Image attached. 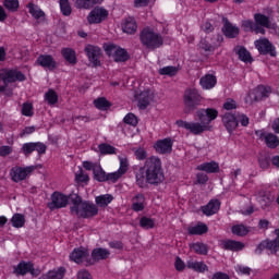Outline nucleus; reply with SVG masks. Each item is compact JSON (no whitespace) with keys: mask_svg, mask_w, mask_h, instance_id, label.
Masks as SVG:
<instances>
[{"mask_svg":"<svg viewBox=\"0 0 279 279\" xmlns=\"http://www.w3.org/2000/svg\"><path fill=\"white\" fill-rule=\"evenodd\" d=\"M184 112L191 114L195 112L198 106H202V95L197 89H186L183 95Z\"/></svg>","mask_w":279,"mask_h":279,"instance_id":"obj_5","label":"nucleus"},{"mask_svg":"<svg viewBox=\"0 0 279 279\" xmlns=\"http://www.w3.org/2000/svg\"><path fill=\"white\" fill-rule=\"evenodd\" d=\"M165 182L162 161L157 156L147 158L144 166L135 172V184L140 189H147V184L158 186Z\"/></svg>","mask_w":279,"mask_h":279,"instance_id":"obj_1","label":"nucleus"},{"mask_svg":"<svg viewBox=\"0 0 279 279\" xmlns=\"http://www.w3.org/2000/svg\"><path fill=\"white\" fill-rule=\"evenodd\" d=\"M206 232H208V226H206L204 223L189 229V234L202 235V234H206Z\"/></svg>","mask_w":279,"mask_h":279,"instance_id":"obj_42","label":"nucleus"},{"mask_svg":"<svg viewBox=\"0 0 279 279\" xmlns=\"http://www.w3.org/2000/svg\"><path fill=\"white\" fill-rule=\"evenodd\" d=\"M198 171H205V173H219V163L215 161L205 162L197 166Z\"/></svg>","mask_w":279,"mask_h":279,"instance_id":"obj_30","label":"nucleus"},{"mask_svg":"<svg viewBox=\"0 0 279 279\" xmlns=\"http://www.w3.org/2000/svg\"><path fill=\"white\" fill-rule=\"evenodd\" d=\"M272 202H274V197L267 196V195L262 196V198L259 199V204L263 210H267V208L271 206Z\"/></svg>","mask_w":279,"mask_h":279,"instance_id":"obj_51","label":"nucleus"},{"mask_svg":"<svg viewBox=\"0 0 279 279\" xmlns=\"http://www.w3.org/2000/svg\"><path fill=\"white\" fill-rule=\"evenodd\" d=\"M94 105L98 110H108L110 108V102L104 97L94 100Z\"/></svg>","mask_w":279,"mask_h":279,"instance_id":"obj_46","label":"nucleus"},{"mask_svg":"<svg viewBox=\"0 0 279 279\" xmlns=\"http://www.w3.org/2000/svg\"><path fill=\"white\" fill-rule=\"evenodd\" d=\"M70 213L75 217H81L82 219H90V217H96L99 213L97 205L82 199V196L77 194H70Z\"/></svg>","mask_w":279,"mask_h":279,"instance_id":"obj_2","label":"nucleus"},{"mask_svg":"<svg viewBox=\"0 0 279 279\" xmlns=\"http://www.w3.org/2000/svg\"><path fill=\"white\" fill-rule=\"evenodd\" d=\"M98 148L104 156H106V154H117V148L110 144H100Z\"/></svg>","mask_w":279,"mask_h":279,"instance_id":"obj_47","label":"nucleus"},{"mask_svg":"<svg viewBox=\"0 0 279 279\" xmlns=\"http://www.w3.org/2000/svg\"><path fill=\"white\" fill-rule=\"evenodd\" d=\"M271 88L265 87V85H258L257 88L251 90L246 97V104H253L254 101H260L265 97H269Z\"/></svg>","mask_w":279,"mask_h":279,"instance_id":"obj_10","label":"nucleus"},{"mask_svg":"<svg viewBox=\"0 0 279 279\" xmlns=\"http://www.w3.org/2000/svg\"><path fill=\"white\" fill-rule=\"evenodd\" d=\"M11 223L13 228H23L25 226V216L23 214H14Z\"/></svg>","mask_w":279,"mask_h":279,"instance_id":"obj_40","label":"nucleus"},{"mask_svg":"<svg viewBox=\"0 0 279 279\" xmlns=\"http://www.w3.org/2000/svg\"><path fill=\"white\" fill-rule=\"evenodd\" d=\"M36 171V166H27V167H13L11 169L10 175L13 182H23V180H27L32 173Z\"/></svg>","mask_w":279,"mask_h":279,"instance_id":"obj_8","label":"nucleus"},{"mask_svg":"<svg viewBox=\"0 0 279 279\" xmlns=\"http://www.w3.org/2000/svg\"><path fill=\"white\" fill-rule=\"evenodd\" d=\"M77 182H88L90 178H88V174H84V170H80V173L75 175Z\"/></svg>","mask_w":279,"mask_h":279,"instance_id":"obj_63","label":"nucleus"},{"mask_svg":"<svg viewBox=\"0 0 279 279\" xmlns=\"http://www.w3.org/2000/svg\"><path fill=\"white\" fill-rule=\"evenodd\" d=\"M255 47L262 56H271L276 58V47L269 43V39L263 38L255 41Z\"/></svg>","mask_w":279,"mask_h":279,"instance_id":"obj_13","label":"nucleus"},{"mask_svg":"<svg viewBox=\"0 0 279 279\" xmlns=\"http://www.w3.org/2000/svg\"><path fill=\"white\" fill-rule=\"evenodd\" d=\"M105 51L109 58L114 60V62H128V60H130L128 51L117 45H105Z\"/></svg>","mask_w":279,"mask_h":279,"instance_id":"obj_6","label":"nucleus"},{"mask_svg":"<svg viewBox=\"0 0 279 279\" xmlns=\"http://www.w3.org/2000/svg\"><path fill=\"white\" fill-rule=\"evenodd\" d=\"M191 250H193L196 254H201L203 256H206L208 254V246L204 243H194L190 245Z\"/></svg>","mask_w":279,"mask_h":279,"instance_id":"obj_41","label":"nucleus"},{"mask_svg":"<svg viewBox=\"0 0 279 279\" xmlns=\"http://www.w3.org/2000/svg\"><path fill=\"white\" fill-rule=\"evenodd\" d=\"M254 21L257 27H263V29H265V27L267 29H276V24H271V22L269 21V16L265 14L256 13L254 15Z\"/></svg>","mask_w":279,"mask_h":279,"instance_id":"obj_21","label":"nucleus"},{"mask_svg":"<svg viewBox=\"0 0 279 279\" xmlns=\"http://www.w3.org/2000/svg\"><path fill=\"white\" fill-rule=\"evenodd\" d=\"M264 250H269L271 254H274V245L271 244V241L265 240L260 242L257 247L255 248V254H263Z\"/></svg>","mask_w":279,"mask_h":279,"instance_id":"obj_39","label":"nucleus"},{"mask_svg":"<svg viewBox=\"0 0 279 279\" xmlns=\"http://www.w3.org/2000/svg\"><path fill=\"white\" fill-rule=\"evenodd\" d=\"M132 209L135 213H141V210L145 209V195L143 194H137L133 197L132 199Z\"/></svg>","mask_w":279,"mask_h":279,"instance_id":"obj_31","label":"nucleus"},{"mask_svg":"<svg viewBox=\"0 0 279 279\" xmlns=\"http://www.w3.org/2000/svg\"><path fill=\"white\" fill-rule=\"evenodd\" d=\"M49 276H50V279H63L64 268H60L59 270H50Z\"/></svg>","mask_w":279,"mask_h":279,"instance_id":"obj_57","label":"nucleus"},{"mask_svg":"<svg viewBox=\"0 0 279 279\" xmlns=\"http://www.w3.org/2000/svg\"><path fill=\"white\" fill-rule=\"evenodd\" d=\"M106 19H108V10L104 7H96L87 15V23H89V25H97L104 23Z\"/></svg>","mask_w":279,"mask_h":279,"instance_id":"obj_11","label":"nucleus"},{"mask_svg":"<svg viewBox=\"0 0 279 279\" xmlns=\"http://www.w3.org/2000/svg\"><path fill=\"white\" fill-rule=\"evenodd\" d=\"M94 179L97 180V182H106V171L101 168V166L98 165V167L94 168Z\"/></svg>","mask_w":279,"mask_h":279,"instance_id":"obj_44","label":"nucleus"},{"mask_svg":"<svg viewBox=\"0 0 279 279\" xmlns=\"http://www.w3.org/2000/svg\"><path fill=\"white\" fill-rule=\"evenodd\" d=\"M174 267L177 271H184V269L186 268V264H184L182 258L175 257Z\"/></svg>","mask_w":279,"mask_h":279,"instance_id":"obj_61","label":"nucleus"},{"mask_svg":"<svg viewBox=\"0 0 279 279\" xmlns=\"http://www.w3.org/2000/svg\"><path fill=\"white\" fill-rule=\"evenodd\" d=\"M85 53H86L89 62H92V64H94V66L101 65V61H99V58H101V48H99L97 46H93V45H87L85 47Z\"/></svg>","mask_w":279,"mask_h":279,"instance_id":"obj_14","label":"nucleus"},{"mask_svg":"<svg viewBox=\"0 0 279 279\" xmlns=\"http://www.w3.org/2000/svg\"><path fill=\"white\" fill-rule=\"evenodd\" d=\"M22 114L24 117H34V105L32 102H24L22 105Z\"/></svg>","mask_w":279,"mask_h":279,"instance_id":"obj_48","label":"nucleus"},{"mask_svg":"<svg viewBox=\"0 0 279 279\" xmlns=\"http://www.w3.org/2000/svg\"><path fill=\"white\" fill-rule=\"evenodd\" d=\"M68 204L71 205V199L69 196L54 192L51 195V202L48 204V208H50V210H56V208H66Z\"/></svg>","mask_w":279,"mask_h":279,"instance_id":"obj_12","label":"nucleus"},{"mask_svg":"<svg viewBox=\"0 0 279 279\" xmlns=\"http://www.w3.org/2000/svg\"><path fill=\"white\" fill-rule=\"evenodd\" d=\"M242 29H244L245 32H254L255 34L265 35V28L256 25V23H254V21L252 20H244L242 22Z\"/></svg>","mask_w":279,"mask_h":279,"instance_id":"obj_25","label":"nucleus"},{"mask_svg":"<svg viewBox=\"0 0 279 279\" xmlns=\"http://www.w3.org/2000/svg\"><path fill=\"white\" fill-rule=\"evenodd\" d=\"M223 27L222 33L227 38H236L239 35V27L232 25L230 21H228V17L222 19Z\"/></svg>","mask_w":279,"mask_h":279,"instance_id":"obj_19","label":"nucleus"},{"mask_svg":"<svg viewBox=\"0 0 279 279\" xmlns=\"http://www.w3.org/2000/svg\"><path fill=\"white\" fill-rule=\"evenodd\" d=\"M129 167H130V163L128 162V158H120V168L118 171L122 175H125V173H128Z\"/></svg>","mask_w":279,"mask_h":279,"instance_id":"obj_56","label":"nucleus"},{"mask_svg":"<svg viewBox=\"0 0 279 279\" xmlns=\"http://www.w3.org/2000/svg\"><path fill=\"white\" fill-rule=\"evenodd\" d=\"M276 239L270 241V244H272V254H276L279 250V229L275 230Z\"/></svg>","mask_w":279,"mask_h":279,"instance_id":"obj_59","label":"nucleus"},{"mask_svg":"<svg viewBox=\"0 0 279 279\" xmlns=\"http://www.w3.org/2000/svg\"><path fill=\"white\" fill-rule=\"evenodd\" d=\"M154 148L157 154H171L173 151V142L169 137L159 140L154 145Z\"/></svg>","mask_w":279,"mask_h":279,"instance_id":"obj_16","label":"nucleus"},{"mask_svg":"<svg viewBox=\"0 0 279 279\" xmlns=\"http://www.w3.org/2000/svg\"><path fill=\"white\" fill-rule=\"evenodd\" d=\"M26 8L28 9L29 14L36 21L45 19V12L41 11L39 5L34 4V2H29L28 4H26Z\"/></svg>","mask_w":279,"mask_h":279,"instance_id":"obj_29","label":"nucleus"},{"mask_svg":"<svg viewBox=\"0 0 279 279\" xmlns=\"http://www.w3.org/2000/svg\"><path fill=\"white\" fill-rule=\"evenodd\" d=\"M36 64L43 66V69H48V71L58 69V62L51 54H40L36 60Z\"/></svg>","mask_w":279,"mask_h":279,"instance_id":"obj_15","label":"nucleus"},{"mask_svg":"<svg viewBox=\"0 0 279 279\" xmlns=\"http://www.w3.org/2000/svg\"><path fill=\"white\" fill-rule=\"evenodd\" d=\"M140 226L144 230H151V228H155L156 222L151 218L142 217L141 220H140Z\"/></svg>","mask_w":279,"mask_h":279,"instance_id":"obj_43","label":"nucleus"},{"mask_svg":"<svg viewBox=\"0 0 279 279\" xmlns=\"http://www.w3.org/2000/svg\"><path fill=\"white\" fill-rule=\"evenodd\" d=\"M231 232L232 234H235V236H247V234H250V229L244 225H235L231 228Z\"/></svg>","mask_w":279,"mask_h":279,"instance_id":"obj_37","label":"nucleus"},{"mask_svg":"<svg viewBox=\"0 0 279 279\" xmlns=\"http://www.w3.org/2000/svg\"><path fill=\"white\" fill-rule=\"evenodd\" d=\"M88 256V250L86 248H74L73 252L70 254V259H72L74 263H84Z\"/></svg>","mask_w":279,"mask_h":279,"instance_id":"obj_24","label":"nucleus"},{"mask_svg":"<svg viewBox=\"0 0 279 279\" xmlns=\"http://www.w3.org/2000/svg\"><path fill=\"white\" fill-rule=\"evenodd\" d=\"M222 250H229L230 252H241L245 250V244L243 242L234 240H223L221 241Z\"/></svg>","mask_w":279,"mask_h":279,"instance_id":"obj_22","label":"nucleus"},{"mask_svg":"<svg viewBox=\"0 0 279 279\" xmlns=\"http://www.w3.org/2000/svg\"><path fill=\"white\" fill-rule=\"evenodd\" d=\"M0 82L3 84H14V82H25V74L19 70L4 69L0 72Z\"/></svg>","mask_w":279,"mask_h":279,"instance_id":"obj_7","label":"nucleus"},{"mask_svg":"<svg viewBox=\"0 0 279 279\" xmlns=\"http://www.w3.org/2000/svg\"><path fill=\"white\" fill-rule=\"evenodd\" d=\"M104 3V0H76L75 5L78 10H90L94 5Z\"/></svg>","mask_w":279,"mask_h":279,"instance_id":"obj_27","label":"nucleus"},{"mask_svg":"<svg viewBox=\"0 0 279 279\" xmlns=\"http://www.w3.org/2000/svg\"><path fill=\"white\" fill-rule=\"evenodd\" d=\"M218 114L219 111L213 108L197 110L196 117L199 122H190L189 131L195 136L210 132L213 130L210 123L217 119Z\"/></svg>","mask_w":279,"mask_h":279,"instance_id":"obj_3","label":"nucleus"},{"mask_svg":"<svg viewBox=\"0 0 279 279\" xmlns=\"http://www.w3.org/2000/svg\"><path fill=\"white\" fill-rule=\"evenodd\" d=\"M175 73H178V68L175 66H165L162 69L159 70V74L160 75H170V76H173L175 75Z\"/></svg>","mask_w":279,"mask_h":279,"instance_id":"obj_54","label":"nucleus"},{"mask_svg":"<svg viewBox=\"0 0 279 279\" xmlns=\"http://www.w3.org/2000/svg\"><path fill=\"white\" fill-rule=\"evenodd\" d=\"M222 123L225 128L228 130V132H234L236 128H239V120L236 116L226 112L222 117Z\"/></svg>","mask_w":279,"mask_h":279,"instance_id":"obj_18","label":"nucleus"},{"mask_svg":"<svg viewBox=\"0 0 279 279\" xmlns=\"http://www.w3.org/2000/svg\"><path fill=\"white\" fill-rule=\"evenodd\" d=\"M140 110H147V107L154 101V93L149 89L142 92L137 97Z\"/></svg>","mask_w":279,"mask_h":279,"instance_id":"obj_17","label":"nucleus"},{"mask_svg":"<svg viewBox=\"0 0 279 279\" xmlns=\"http://www.w3.org/2000/svg\"><path fill=\"white\" fill-rule=\"evenodd\" d=\"M22 151L26 156H29L33 151H36V143H25V144H23Z\"/></svg>","mask_w":279,"mask_h":279,"instance_id":"obj_55","label":"nucleus"},{"mask_svg":"<svg viewBox=\"0 0 279 279\" xmlns=\"http://www.w3.org/2000/svg\"><path fill=\"white\" fill-rule=\"evenodd\" d=\"M187 269H193V271H197L198 274H204V271H208V266L204 262H193L189 260L186 263Z\"/></svg>","mask_w":279,"mask_h":279,"instance_id":"obj_34","label":"nucleus"},{"mask_svg":"<svg viewBox=\"0 0 279 279\" xmlns=\"http://www.w3.org/2000/svg\"><path fill=\"white\" fill-rule=\"evenodd\" d=\"M123 121L128 125H133V128H136V125H138V119L136 118V116H134V113L126 114Z\"/></svg>","mask_w":279,"mask_h":279,"instance_id":"obj_53","label":"nucleus"},{"mask_svg":"<svg viewBox=\"0 0 279 279\" xmlns=\"http://www.w3.org/2000/svg\"><path fill=\"white\" fill-rule=\"evenodd\" d=\"M235 53L239 56V60H241L242 62L248 63L253 62L254 60L252 59V54L250 53V51H247V49H245V47L235 48Z\"/></svg>","mask_w":279,"mask_h":279,"instance_id":"obj_35","label":"nucleus"},{"mask_svg":"<svg viewBox=\"0 0 279 279\" xmlns=\"http://www.w3.org/2000/svg\"><path fill=\"white\" fill-rule=\"evenodd\" d=\"M114 199V197L110 194H105L96 197V204L100 206V208H106L108 204H110Z\"/></svg>","mask_w":279,"mask_h":279,"instance_id":"obj_38","label":"nucleus"},{"mask_svg":"<svg viewBox=\"0 0 279 279\" xmlns=\"http://www.w3.org/2000/svg\"><path fill=\"white\" fill-rule=\"evenodd\" d=\"M13 274L15 276H40V270L34 268V264L32 262L22 260L19 265L13 267Z\"/></svg>","mask_w":279,"mask_h":279,"instance_id":"obj_9","label":"nucleus"},{"mask_svg":"<svg viewBox=\"0 0 279 279\" xmlns=\"http://www.w3.org/2000/svg\"><path fill=\"white\" fill-rule=\"evenodd\" d=\"M61 56L69 62V64H77V56L72 48H63L61 50Z\"/></svg>","mask_w":279,"mask_h":279,"instance_id":"obj_32","label":"nucleus"},{"mask_svg":"<svg viewBox=\"0 0 279 279\" xmlns=\"http://www.w3.org/2000/svg\"><path fill=\"white\" fill-rule=\"evenodd\" d=\"M77 279H93V276H90L88 270H80L77 274Z\"/></svg>","mask_w":279,"mask_h":279,"instance_id":"obj_64","label":"nucleus"},{"mask_svg":"<svg viewBox=\"0 0 279 279\" xmlns=\"http://www.w3.org/2000/svg\"><path fill=\"white\" fill-rule=\"evenodd\" d=\"M199 84L205 90H210L217 85V77L213 74H207L199 80Z\"/></svg>","mask_w":279,"mask_h":279,"instance_id":"obj_26","label":"nucleus"},{"mask_svg":"<svg viewBox=\"0 0 279 279\" xmlns=\"http://www.w3.org/2000/svg\"><path fill=\"white\" fill-rule=\"evenodd\" d=\"M3 5L9 12H16L19 10V0H4Z\"/></svg>","mask_w":279,"mask_h":279,"instance_id":"obj_49","label":"nucleus"},{"mask_svg":"<svg viewBox=\"0 0 279 279\" xmlns=\"http://www.w3.org/2000/svg\"><path fill=\"white\" fill-rule=\"evenodd\" d=\"M198 47L205 51V53H215V49L219 48V44H216L210 37H205L201 39Z\"/></svg>","mask_w":279,"mask_h":279,"instance_id":"obj_20","label":"nucleus"},{"mask_svg":"<svg viewBox=\"0 0 279 279\" xmlns=\"http://www.w3.org/2000/svg\"><path fill=\"white\" fill-rule=\"evenodd\" d=\"M121 175H123V174L119 170L116 171V172H112V173H108L106 175V182H113L114 183L121 178Z\"/></svg>","mask_w":279,"mask_h":279,"instance_id":"obj_58","label":"nucleus"},{"mask_svg":"<svg viewBox=\"0 0 279 279\" xmlns=\"http://www.w3.org/2000/svg\"><path fill=\"white\" fill-rule=\"evenodd\" d=\"M134 156L137 160H146L147 159V150L143 147L133 148Z\"/></svg>","mask_w":279,"mask_h":279,"instance_id":"obj_52","label":"nucleus"},{"mask_svg":"<svg viewBox=\"0 0 279 279\" xmlns=\"http://www.w3.org/2000/svg\"><path fill=\"white\" fill-rule=\"evenodd\" d=\"M122 29L124 34H136V29H138V26L136 25V20L133 17H128L122 25Z\"/></svg>","mask_w":279,"mask_h":279,"instance_id":"obj_33","label":"nucleus"},{"mask_svg":"<svg viewBox=\"0 0 279 279\" xmlns=\"http://www.w3.org/2000/svg\"><path fill=\"white\" fill-rule=\"evenodd\" d=\"M45 99L53 106V104H58V94L53 89H50L49 92L46 93Z\"/></svg>","mask_w":279,"mask_h":279,"instance_id":"obj_50","label":"nucleus"},{"mask_svg":"<svg viewBox=\"0 0 279 279\" xmlns=\"http://www.w3.org/2000/svg\"><path fill=\"white\" fill-rule=\"evenodd\" d=\"M59 3L63 16H71L72 9L69 0H59Z\"/></svg>","mask_w":279,"mask_h":279,"instance_id":"obj_45","label":"nucleus"},{"mask_svg":"<svg viewBox=\"0 0 279 279\" xmlns=\"http://www.w3.org/2000/svg\"><path fill=\"white\" fill-rule=\"evenodd\" d=\"M269 162H271V160L267 156H262L258 158L260 169H267L269 167Z\"/></svg>","mask_w":279,"mask_h":279,"instance_id":"obj_60","label":"nucleus"},{"mask_svg":"<svg viewBox=\"0 0 279 279\" xmlns=\"http://www.w3.org/2000/svg\"><path fill=\"white\" fill-rule=\"evenodd\" d=\"M92 258H94L97 262L106 260L110 258V251L108 248L102 247L94 248L92 252Z\"/></svg>","mask_w":279,"mask_h":279,"instance_id":"obj_28","label":"nucleus"},{"mask_svg":"<svg viewBox=\"0 0 279 279\" xmlns=\"http://www.w3.org/2000/svg\"><path fill=\"white\" fill-rule=\"evenodd\" d=\"M202 211L207 217L216 215V213L221 208V203L219 199H211L207 205L202 206Z\"/></svg>","mask_w":279,"mask_h":279,"instance_id":"obj_23","label":"nucleus"},{"mask_svg":"<svg viewBox=\"0 0 279 279\" xmlns=\"http://www.w3.org/2000/svg\"><path fill=\"white\" fill-rule=\"evenodd\" d=\"M35 151H37L39 155L46 154L47 145L43 144L41 142H36Z\"/></svg>","mask_w":279,"mask_h":279,"instance_id":"obj_62","label":"nucleus"},{"mask_svg":"<svg viewBox=\"0 0 279 279\" xmlns=\"http://www.w3.org/2000/svg\"><path fill=\"white\" fill-rule=\"evenodd\" d=\"M141 43L147 47V49H159L165 45V39L162 35L154 32L151 28H144L140 35Z\"/></svg>","mask_w":279,"mask_h":279,"instance_id":"obj_4","label":"nucleus"},{"mask_svg":"<svg viewBox=\"0 0 279 279\" xmlns=\"http://www.w3.org/2000/svg\"><path fill=\"white\" fill-rule=\"evenodd\" d=\"M264 141L267 147L270 149H276V147L279 145V140L274 133H267Z\"/></svg>","mask_w":279,"mask_h":279,"instance_id":"obj_36","label":"nucleus"}]
</instances>
